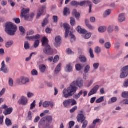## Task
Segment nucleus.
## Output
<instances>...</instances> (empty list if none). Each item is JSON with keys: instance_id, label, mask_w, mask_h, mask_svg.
<instances>
[{"instance_id": "f257e3e1", "label": "nucleus", "mask_w": 128, "mask_h": 128, "mask_svg": "<svg viewBox=\"0 0 128 128\" xmlns=\"http://www.w3.org/2000/svg\"><path fill=\"white\" fill-rule=\"evenodd\" d=\"M78 86L80 88H82L84 86V80L78 78L76 81H74L70 85L68 90L64 89L62 92V96L65 98H68L70 96H72L78 90Z\"/></svg>"}, {"instance_id": "f03ea898", "label": "nucleus", "mask_w": 128, "mask_h": 128, "mask_svg": "<svg viewBox=\"0 0 128 128\" xmlns=\"http://www.w3.org/2000/svg\"><path fill=\"white\" fill-rule=\"evenodd\" d=\"M42 46L44 47V52L45 54L48 56H52L54 54V50L52 48V47L48 44V40L46 38L44 37L42 40Z\"/></svg>"}, {"instance_id": "7ed1b4c3", "label": "nucleus", "mask_w": 128, "mask_h": 128, "mask_svg": "<svg viewBox=\"0 0 128 128\" xmlns=\"http://www.w3.org/2000/svg\"><path fill=\"white\" fill-rule=\"evenodd\" d=\"M5 31L9 36H14L18 30L16 26L12 22H7L5 24Z\"/></svg>"}, {"instance_id": "20e7f679", "label": "nucleus", "mask_w": 128, "mask_h": 128, "mask_svg": "<svg viewBox=\"0 0 128 128\" xmlns=\"http://www.w3.org/2000/svg\"><path fill=\"white\" fill-rule=\"evenodd\" d=\"M76 30L79 32V34H86L84 36L85 40H88L92 37V33H88V31L86 29H82L80 26H78L76 28Z\"/></svg>"}, {"instance_id": "39448f33", "label": "nucleus", "mask_w": 128, "mask_h": 128, "mask_svg": "<svg viewBox=\"0 0 128 128\" xmlns=\"http://www.w3.org/2000/svg\"><path fill=\"white\" fill-rule=\"evenodd\" d=\"M2 108L4 110L3 112L4 114V116H10V114H12V112H14V108H9L6 104H4L2 106Z\"/></svg>"}, {"instance_id": "423d86ee", "label": "nucleus", "mask_w": 128, "mask_h": 128, "mask_svg": "<svg viewBox=\"0 0 128 128\" xmlns=\"http://www.w3.org/2000/svg\"><path fill=\"white\" fill-rule=\"evenodd\" d=\"M17 84H26L30 82V79L24 76L21 77L16 80Z\"/></svg>"}, {"instance_id": "0eeeda50", "label": "nucleus", "mask_w": 128, "mask_h": 128, "mask_svg": "<svg viewBox=\"0 0 128 128\" xmlns=\"http://www.w3.org/2000/svg\"><path fill=\"white\" fill-rule=\"evenodd\" d=\"M28 12H30V8H24L22 10L20 16H22V18H24L25 20H28L30 18V15L28 14Z\"/></svg>"}, {"instance_id": "6e6552de", "label": "nucleus", "mask_w": 128, "mask_h": 128, "mask_svg": "<svg viewBox=\"0 0 128 128\" xmlns=\"http://www.w3.org/2000/svg\"><path fill=\"white\" fill-rule=\"evenodd\" d=\"M122 73L120 75V78H126L128 76V66L124 67L122 70Z\"/></svg>"}, {"instance_id": "1a4fd4ad", "label": "nucleus", "mask_w": 128, "mask_h": 128, "mask_svg": "<svg viewBox=\"0 0 128 128\" xmlns=\"http://www.w3.org/2000/svg\"><path fill=\"white\" fill-rule=\"evenodd\" d=\"M76 118L78 122H80L81 124H82V122L86 120V118L84 116V111H80V114L78 115Z\"/></svg>"}, {"instance_id": "9d476101", "label": "nucleus", "mask_w": 128, "mask_h": 128, "mask_svg": "<svg viewBox=\"0 0 128 128\" xmlns=\"http://www.w3.org/2000/svg\"><path fill=\"white\" fill-rule=\"evenodd\" d=\"M86 4H88V6L90 8L89 14H90V12H92V3H90V1H83L82 2H80V3L78 2V6H86Z\"/></svg>"}, {"instance_id": "9b49d317", "label": "nucleus", "mask_w": 128, "mask_h": 128, "mask_svg": "<svg viewBox=\"0 0 128 128\" xmlns=\"http://www.w3.org/2000/svg\"><path fill=\"white\" fill-rule=\"evenodd\" d=\"M100 88V86L98 85L94 86L90 92L88 94V96H94V94H96L98 92V90Z\"/></svg>"}, {"instance_id": "f8f14e48", "label": "nucleus", "mask_w": 128, "mask_h": 128, "mask_svg": "<svg viewBox=\"0 0 128 128\" xmlns=\"http://www.w3.org/2000/svg\"><path fill=\"white\" fill-rule=\"evenodd\" d=\"M63 26L64 28L66 30L65 38H66L68 36V34H70V24H63Z\"/></svg>"}, {"instance_id": "ddd939ff", "label": "nucleus", "mask_w": 128, "mask_h": 128, "mask_svg": "<svg viewBox=\"0 0 128 128\" xmlns=\"http://www.w3.org/2000/svg\"><path fill=\"white\" fill-rule=\"evenodd\" d=\"M28 98L23 96L18 100V102L20 104H22V106H26V104H28Z\"/></svg>"}, {"instance_id": "4468645a", "label": "nucleus", "mask_w": 128, "mask_h": 128, "mask_svg": "<svg viewBox=\"0 0 128 128\" xmlns=\"http://www.w3.org/2000/svg\"><path fill=\"white\" fill-rule=\"evenodd\" d=\"M0 72H3L4 74L8 72V67H6L4 61H3L2 63V68L0 69Z\"/></svg>"}, {"instance_id": "2eb2a0df", "label": "nucleus", "mask_w": 128, "mask_h": 128, "mask_svg": "<svg viewBox=\"0 0 128 128\" xmlns=\"http://www.w3.org/2000/svg\"><path fill=\"white\" fill-rule=\"evenodd\" d=\"M90 70V65H86L84 69V80H86V74H88V72Z\"/></svg>"}, {"instance_id": "dca6fc26", "label": "nucleus", "mask_w": 128, "mask_h": 128, "mask_svg": "<svg viewBox=\"0 0 128 128\" xmlns=\"http://www.w3.org/2000/svg\"><path fill=\"white\" fill-rule=\"evenodd\" d=\"M60 36H58L55 38V44L54 46L56 48H58L60 46V40H61Z\"/></svg>"}, {"instance_id": "f3484780", "label": "nucleus", "mask_w": 128, "mask_h": 128, "mask_svg": "<svg viewBox=\"0 0 128 128\" xmlns=\"http://www.w3.org/2000/svg\"><path fill=\"white\" fill-rule=\"evenodd\" d=\"M46 8V6H43L39 9V11L37 14V18H40V17L42 16V14H44V12Z\"/></svg>"}, {"instance_id": "a211bd4d", "label": "nucleus", "mask_w": 128, "mask_h": 128, "mask_svg": "<svg viewBox=\"0 0 128 128\" xmlns=\"http://www.w3.org/2000/svg\"><path fill=\"white\" fill-rule=\"evenodd\" d=\"M39 70L41 74H44L46 71V66L44 64H41L39 66Z\"/></svg>"}, {"instance_id": "6ab92c4d", "label": "nucleus", "mask_w": 128, "mask_h": 128, "mask_svg": "<svg viewBox=\"0 0 128 128\" xmlns=\"http://www.w3.org/2000/svg\"><path fill=\"white\" fill-rule=\"evenodd\" d=\"M66 70L67 72H72V64L70 63L66 65Z\"/></svg>"}, {"instance_id": "aec40b11", "label": "nucleus", "mask_w": 128, "mask_h": 128, "mask_svg": "<svg viewBox=\"0 0 128 128\" xmlns=\"http://www.w3.org/2000/svg\"><path fill=\"white\" fill-rule=\"evenodd\" d=\"M126 20V16H124V14H122L119 15L118 17V21L120 22H122Z\"/></svg>"}, {"instance_id": "412c9836", "label": "nucleus", "mask_w": 128, "mask_h": 128, "mask_svg": "<svg viewBox=\"0 0 128 128\" xmlns=\"http://www.w3.org/2000/svg\"><path fill=\"white\" fill-rule=\"evenodd\" d=\"M86 25L89 28V30H94V27L92 26L90 24V21L88 20H86Z\"/></svg>"}, {"instance_id": "4be33fe9", "label": "nucleus", "mask_w": 128, "mask_h": 128, "mask_svg": "<svg viewBox=\"0 0 128 128\" xmlns=\"http://www.w3.org/2000/svg\"><path fill=\"white\" fill-rule=\"evenodd\" d=\"M5 124L6 126H12V120H10L8 118H6L5 120Z\"/></svg>"}, {"instance_id": "5701e85b", "label": "nucleus", "mask_w": 128, "mask_h": 128, "mask_svg": "<svg viewBox=\"0 0 128 128\" xmlns=\"http://www.w3.org/2000/svg\"><path fill=\"white\" fill-rule=\"evenodd\" d=\"M61 69H62V64H59L55 69V72H54L55 74H58V72H60Z\"/></svg>"}, {"instance_id": "b1692460", "label": "nucleus", "mask_w": 128, "mask_h": 128, "mask_svg": "<svg viewBox=\"0 0 128 128\" xmlns=\"http://www.w3.org/2000/svg\"><path fill=\"white\" fill-rule=\"evenodd\" d=\"M70 102H71L70 99L64 101L63 102V104L64 108H68V106H70V104H71Z\"/></svg>"}, {"instance_id": "393cba45", "label": "nucleus", "mask_w": 128, "mask_h": 128, "mask_svg": "<svg viewBox=\"0 0 128 128\" xmlns=\"http://www.w3.org/2000/svg\"><path fill=\"white\" fill-rule=\"evenodd\" d=\"M84 94V91L82 90H80L78 94H76L74 96V98L76 100H78L80 98V96H82Z\"/></svg>"}, {"instance_id": "a878e982", "label": "nucleus", "mask_w": 128, "mask_h": 128, "mask_svg": "<svg viewBox=\"0 0 128 128\" xmlns=\"http://www.w3.org/2000/svg\"><path fill=\"white\" fill-rule=\"evenodd\" d=\"M79 60H80V62L82 64H84V62H86V58L85 56H79Z\"/></svg>"}, {"instance_id": "bb28decb", "label": "nucleus", "mask_w": 128, "mask_h": 128, "mask_svg": "<svg viewBox=\"0 0 128 128\" xmlns=\"http://www.w3.org/2000/svg\"><path fill=\"white\" fill-rule=\"evenodd\" d=\"M72 14L75 16L76 18H80V14L76 10H73Z\"/></svg>"}, {"instance_id": "cd10ccee", "label": "nucleus", "mask_w": 128, "mask_h": 128, "mask_svg": "<svg viewBox=\"0 0 128 128\" xmlns=\"http://www.w3.org/2000/svg\"><path fill=\"white\" fill-rule=\"evenodd\" d=\"M64 16H68V14H70V8H64Z\"/></svg>"}, {"instance_id": "c85d7f7f", "label": "nucleus", "mask_w": 128, "mask_h": 128, "mask_svg": "<svg viewBox=\"0 0 128 128\" xmlns=\"http://www.w3.org/2000/svg\"><path fill=\"white\" fill-rule=\"evenodd\" d=\"M106 30V26H100L98 28L99 32H104Z\"/></svg>"}, {"instance_id": "c756f323", "label": "nucleus", "mask_w": 128, "mask_h": 128, "mask_svg": "<svg viewBox=\"0 0 128 128\" xmlns=\"http://www.w3.org/2000/svg\"><path fill=\"white\" fill-rule=\"evenodd\" d=\"M76 70H78V72H80L82 70V66L80 64H76Z\"/></svg>"}, {"instance_id": "7c9ffc66", "label": "nucleus", "mask_w": 128, "mask_h": 128, "mask_svg": "<svg viewBox=\"0 0 128 128\" xmlns=\"http://www.w3.org/2000/svg\"><path fill=\"white\" fill-rule=\"evenodd\" d=\"M111 12H112V10H106V12L104 14V18H106V16H110V14Z\"/></svg>"}, {"instance_id": "2f4dec72", "label": "nucleus", "mask_w": 128, "mask_h": 128, "mask_svg": "<svg viewBox=\"0 0 128 128\" xmlns=\"http://www.w3.org/2000/svg\"><path fill=\"white\" fill-rule=\"evenodd\" d=\"M48 122H52V116H48L44 118Z\"/></svg>"}, {"instance_id": "473e14b6", "label": "nucleus", "mask_w": 128, "mask_h": 128, "mask_svg": "<svg viewBox=\"0 0 128 128\" xmlns=\"http://www.w3.org/2000/svg\"><path fill=\"white\" fill-rule=\"evenodd\" d=\"M32 111H29L28 112V120H32Z\"/></svg>"}, {"instance_id": "72a5a7b5", "label": "nucleus", "mask_w": 128, "mask_h": 128, "mask_svg": "<svg viewBox=\"0 0 128 128\" xmlns=\"http://www.w3.org/2000/svg\"><path fill=\"white\" fill-rule=\"evenodd\" d=\"M104 101V97L102 96L96 100V104H100Z\"/></svg>"}, {"instance_id": "f704fd0d", "label": "nucleus", "mask_w": 128, "mask_h": 128, "mask_svg": "<svg viewBox=\"0 0 128 128\" xmlns=\"http://www.w3.org/2000/svg\"><path fill=\"white\" fill-rule=\"evenodd\" d=\"M43 107L44 108H48L50 106V102H45L42 104Z\"/></svg>"}, {"instance_id": "c9c22d12", "label": "nucleus", "mask_w": 128, "mask_h": 128, "mask_svg": "<svg viewBox=\"0 0 128 128\" xmlns=\"http://www.w3.org/2000/svg\"><path fill=\"white\" fill-rule=\"evenodd\" d=\"M12 44H14V42L12 41L8 42L6 43V48H10V46H12Z\"/></svg>"}, {"instance_id": "e433bc0d", "label": "nucleus", "mask_w": 128, "mask_h": 128, "mask_svg": "<svg viewBox=\"0 0 128 128\" xmlns=\"http://www.w3.org/2000/svg\"><path fill=\"white\" fill-rule=\"evenodd\" d=\"M122 96L124 98H128V92H122Z\"/></svg>"}, {"instance_id": "4c0bfd02", "label": "nucleus", "mask_w": 128, "mask_h": 128, "mask_svg": "<svg viewBox=\"0 0 128 128\" xmlns=\"http://www.w3.org/2000/svg\"><path fill=\"white\" fill-rule=\"evenodd\" d=\"M89 52L90 54V56L91 58H94V50L92 48H90Z\"/></svg>"}, {"instance_id": "58836bf2", "label": "nucleus", "mask_w": 128, "mask_h": 128, "mask_svg": "<svg viewBox=\"0 0 128 128\" xmlns=\"http://www.w3.org/2000/svg\"><path fill=\"white\" fill-rule=\"evenodd\" d=\"M118 100V98L116 97H113L111 98V101L108 102V104H114Z\"/></svg>"}, {"instance_id": "ea45409f", "label": "nucleus", "mask_w": 128, "mask_h": 128, "mask_svg": "<svg viewBox=\"0 0 128 128\" xmlns=\"http://www.w3.org/2000/svg\"><path fill=\"white\" fill-rule=\"evenodd\" d=\"M40 46V40H36L34 42V48H38Z\"/></svg>"}, {"instance_id": "a19ab883", "label": "nucleus", "mask_w": 128, "mask_h": 128, "mask_svg": "<svg viewBox=\"0 0 128 128\" xmlns=\"http://www.w3.org/2000/svg\"><path fill=\"white\" fill-rule=\"evenodd\" d=\"M82 124L83 125L82 128H86V127L88 126V120H84Z\"/></svg>"}, {"instance_id": "79ce46f5", "label": "nucleus", "mask_w": 128, "mask_h": 128, "mask_svg": "<svg viewBox=\"0 0 128 128\" xmlns=\"http://www.w3.org/2000/svg\"><path fill=\"white\" fill-rule=\"evenodd\" d=\"M24 47L25 50L30 49V43L28 42H25Z\"/></svg>"}, {"instance_id": "37998d69", "label": "nucleus", "mask_w": 128, "mask_h": 128, "mask_svg": "<svg viewBox=\"0 0 128 128\" xmlns=\"http://www.w3.org/2000/svg\"><path fill=\"white\" fill-rule=\"evenodd\" d=\"M58 60H60V56H56L54 58V59L53 60V62H54V64H56V62H58Z\"/></svg>"}, {"instance_id": "c03bdc74", "label": "nucleus", "mask_w": 128, "mask_h": 128, "mask_svg": "<svg viewBox=\"0 0 128 128\" xmlns=\"http://www.w3.org/2000/svg\"><path fill=\"white\" fill-rule=\"evenodd\" d=\"M70 24L72 26H74L76 24V20L74 18H70Z\"/></svg>"}, {"instance_id": "a18cd8bd", "label": "nucleus", "mask_w": 128, "mask_h": 128, "mask_svg": "<svg viewBox=\"0 0 128 128\" xmlns=\"http://www.w3.org/2000/svg\"><path fill=\"white\" fill-rule=\"evenodd\" d=\"M48 19L46 18L44 20L43 22L42 23V26L43 28H44V26H46V24H48Z\"/></svg>"}, {"instance_id": "49530a36", "label": "nucleus", "mask_w": 128, "mask_h": 128, "mask_svg": "<svg viewBox=\"0 0 128 128\" xmlns=\"http://www.w3.org/2000/svg\"><path fill=\"white\" fill-rule=\"evenodd\" d=\"M69 36L71 38V42H72V40L74 41L76 40V36H74V35L72 34V32H70Z\"/></svg>"}, {"instance_id": "de8ad7c7", "label": "nucleus", "mask_w": 128, "mask_h": 128, "mask_svg": "<svg viewBox=\"0 0 128 128\" xmlns=\"http://www.w3.org/2000/svg\"><path fill=\"white\" fill-rule=\"evenodd\" d=\"M102 52V49L100 48L97 46L95 48V52L96 54H100Z\"/></svg>"}, {"instance_id": "09e8293b", "label": "nucleus", "mask_w": 128, "mask_h": 128, "mask_svg": "<svg viewBox=\"0 0 128 128\" xmlns=\"http://www.w3.org/2000/svg\"><path fill=\"white\" fill-rule=\"evenodd\" d=\"M70 103L72 104L71 106H76L78 104L76 101L74 100V99H70Z\"/></svg>"}, {"instance_id": "8fccbe9b", "label": "nucleus", "mask_w": 128, "mask_h": 128, "mask_svg": "<svg viewBox=\"0 0 128 128\" xmlns=\"http://www.w3.org/2000/svg\"><path fill=\"white\" fill-rule=\"evenodd\" d=\"M71 5L72 6H78V2L72 1L71 2Z\"/></svg>"}, {"instance_id": "3c124183", "label": "nucleus", "mask_w": 128, "mask_h": 128, "mask_svg": "<svg viewBox=\"0 0 128 128\" xmlns=\"http://www.w3.org/2000/svg\"><path fill=\"white\" fill-rule=\"evenodd\" d=\"M19 29H20V32L22 33V34H26V30L24 29V27L20 26L19 28Z\"/></svg>"}, {"instance_id": "603ef678", "label": "nucleus", "mask_w": 128, "mask_h": 128, "mask_svg": "<svg viewBox=\"0 0 128 128\" xmlns=\"http://www.w3.org/2000/svg\"><path fill=\"white\" fill-rule=\"evenodd\" d=\"M4 115L0 116V124H1V126H2V124H4Z\"/></svg>"}, {"instance_id": "864d4df0", "label": "nucleus", "mask_w": 128, "mask_h": 128, "mask_svg": "<svg viewBox=\"0 0 128 128\" xmlns=\"http://www.w3.org/2000/svg\"><path fill=\"white\" fill-rule=\"evenodd\" d=\"M33 38H34V40H38L40 38V34H36V36H34Z\"/></svg>"}, {"instance_id": "5fc2aeb1", "label": "nucleus", "mask_w": 128, "mask_h": 128, "mask_svg": "<svg viewBox=\"0 0 128 128\" xmlns=\"http://www.w3.org/2000/svg\"><path fill=\"white\" fill-rule=\"evenodd\" d=\"M9 86H14V80L12 78H9Z\"/></svg>"}, {"instance_id": "6e6d98bb", "label": "nucleus", "mask_w": 128, "mask_h": 128, "mask_svg": "<svg viewBox=\"0 0 128 128\" xmlns=\"http://www.w3.org/2000/svg\"><path fill=\"white\" fill-rule=\"evenodd\" d=\"M44 128H54V126L50 125V122H48L45 125Z\"/></svg>"}, {"instance_id": "4d7b16f0", "label": "nucleus", "mask_w": 128, "mask_h": 128, "mask_svg": "<svg viewBox=\"0 0 128 128\" xmlns=\"http://www.w3.org/2000/svg\"><path fill=\"white\" fill-rule=\"evenodd\" d=\"M76 110H78V106H74L72 109L70 110V114H74V112Z\"/></svg>"}, {"instance_id": "13d9d810", "label": "nucleus", "mask_w": 128, "mask_h": 128, "mask_svg": "<svg viewBox=\"0 0 128 128\" xmlns=\"http://www.w3.org/2000/svg\"><path fill=\"white\" fill-rule=\"evenodd\" d=\"M54 22L56 24L58 22V16H53Z\"/></svg>"}, {"instance_id": "bf43d9fd", "label": "nucleus", "mask_w": 128, "mask_h": 128, "mask_svg": "<svg viewBox=\"0 0 128 128\" xmlns=\"http://www.w3.org/2000/svg\"><path fill=\"white\" fill-rule=\"evenodd\" d=\"M33 34H34V30H30L27 32V36H32Z\"/></svg>"}, {"instance_id": "052dcab7", "label": "nucleus", "mask_w": 128, "mask_h": 128, "mask_svg": "<svg viewBox=\"0 0 128 128\" xmlns=\"http://www.w3.org/2000/svg\"><path fill=\"white\" fill-rule=\"evenodd\" d=\"M36 108V100H34V102L30 105V110H34Z\"/></svg>"}, {"instance_id": "680f3d73", "label": "nucleus", "mask_w": 128, "mask_h": 128, "mask_svg": "<svg viewBox=\"0 0 128 128\" xmlns=\"http://www.w3.org/2000/svg\"><path fill=\"white\" fill-rule=\"evenodd\" d=\"M114 26H110L108 28V32H114Z\"/></svg>"}, {"instance_id": "e2e57ef3", "label": "nucleus", "mask_w": 128, "mask_h": 128, "mask_svg": "<svg viewBox=\"0 0 128 128\" xmlns=\"http://www.w3.org/2000/svg\"><path fill=\"white\" fill-rule=\"evenodd\" d=\"M32 76H38V71L36 70H34L32 71Z\"/></svg>"}, {"instance_id": "0e129e2a", "label": "nucleus", "mask_w": 128, "mask_h": 128, "mask_svg": "<svg viewBox=\"0 0 128 128\" xmlns=\"http://www.w3.org/2000/svg\"><path fill=\"white\" fill-rule=\"evenodd\" d=\"M13 20H14V22H15L16 24H20V19L19 18H14L13 19Z\"/></svg>"}, {"instance_id": "69168bd1", "label": "nucleus", "mask_w": 128, "mask_h": 128, "mask_svg": "<svg viewBox=\"0 0 128 128\" xmlns=\"http://www.w3.org/2000/svg\"><path fill=\"white\" fill-rule=\"evenodd\" d=\"M123 86L124 88H128V78L124 82Z\"/></svg>"}, {"instance_id": "338daca9", "label": "nucleus", "mask_w": 128, "mask_h": 128, "mask_svg": "<svg viewBox=\"0 0 128 128\" xmlns=\"http://www.w3.org/2000/svg\"><path fill=\"white\" fill-rule=\"evenodd\" d=\"M93 66H94V70H98V66H100V64L99 63H95L93 64Z\"/></svg>"}, {"instance_id": "774afa93", "label": "nucleus", "mask_w": 128, "mask_h": 128, "mask_svg": "<svg viewBox=\"0 0 128 128\" xmlns=\"http://www.w3.org/2000/svg\"><path fill=\"white\" fill-rule=\"evenodd\" d=\"M110 46H112V44L110 42H106L105 44V48L107 49L110 48Z\"/></svg>"}]
</instances>
